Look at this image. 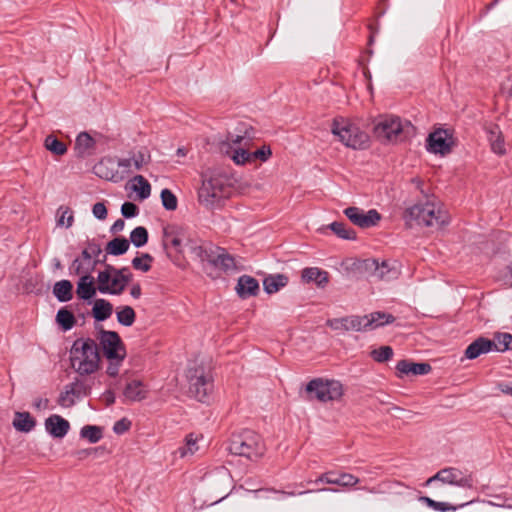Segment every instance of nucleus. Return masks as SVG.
<instances>
[{
    "mask_svg": "<svg viewBox=\"0 0 512 512\" xmlns=\"http://www.w3.org/2000/svg\"><path fill=\"white\" fill-rule=\"evenodd\" d=\"M124 358L125 356L107 357L109 364L107 366L106 373L111 377L117 376Z\"/></svg>",
    "mask_w": 512,
    "mask_h": 512,
    "instance_id": "3c124183",
    "label": "nucleus"
},
{
    "mask_svg": "<svg viewBox=\"0 0 512 512\" xmlns=\"http://www.w3.org/2000/svg\"><path fill=\"white\" fill-rule=\"evenodd\" d=\"M72 388H75V395L80 398L81 396H86L89 394L90 389L84 383L75 382L70 384Z\"/></svg>",
    "mask_w": 512,
    "mask_h": 512,
    "instance_id": "4d7b16f0",
    "label": "nucleus"
},
{
    "mask_svg": "<svg viewBox=\"0 0 512 512\" xmlns=\"http://www.w3.org/2000/svg\"><path fill=\"white\" fill-rule=\"evenodd\" d=\"M131 242L136 247H142L144 246L148 241V231L143 226H138L135 229L132 230L130 234Z\"/></svg>",
    "mask_w": 512,
    "mask_h": 512,
    "instance_id": "a18cd8bd",
    "label": "nucleus"
},
{
    "mask_svg": "<svg viewBox=\"0 0 512 512\" xmlns=\"http://www.w3.org/2000/svg\"><path fill=\"white\" fill-rule=\"evenodd\" d=\"M96 140L87 132H81L75 140V152L79 157H87L94 153Z\"/></svg>",
    "mask_w": 512,
    "mask_h": 512,
    "instance_id": "bb28decb",
    "label": "nucleus"
},
{
    "mask_svg": "<svg viewBox=\"0 0 512 512\" xmlns=\"http://www.w3.org/2000/svg\"><path fill=\"white\" fill-rule=\"evenodd\" d=\"M452 145V136L447 130L439 129L429 135L428 146L434 153H448L451 150Z\"/></svg>",
    "mask_w": 512,
    "mask_h": 512,
    "instance_id": "a211bd4d",
    "label": "nucleus"
},
{
    "mask_svg": "<svg viewBox=\"0 0 512 512\" xmlns=\"http://www.w3.org/2000/svg\"><path fill=\"white\" fill-rule=\"evenodd\" d=\"M133 190L138 193L141 200L148 198L151 194L149 182L141 175L134 177Z\"/></svg>",
    "mask_w": 512,
    "mask_h": 512,
    "instance_id": "ea45409f",
    "label": "nucleus"
},
{
    "mask_svg": "<svg viewBox=\"0 0 512 512\" xmlns=\"http://www.w3.org/2000/svg\"><path fill=\"white\" fill-rule=\"evenodd\" d=\"M161 200L165 209L174 211L177 208V198L169 189H163L161 191Z\"/></svg>",
    "mask_w": 512,
    "mask_h": 512,
    "instance_id": "8fccbe9b",
    "label": "nucleus"
},
{
    "mask_svg": "<svg viewBox=\"0 0 512 512\" xmlns=\"http://www.w3.org/2000/svg\"><path fill=\"white\" fill-rule=\"evenodd\" d=\"M326 325L335 331H364L362 316L359 315L328 319Z\"/></svg>",
    "mask_w": 512,
    "mask_h": 512,
    "instance_id": "f3484780",
    "label": "nucleus"
},
{
    "mask_svg": "<svg viewBox=\"0 0 512 512\" xmlns=\"http://www.w3.org/2000/svg\"><path fill=\"white\" fill-rule=\"evenodd\" d=\"M329 228L340 238L351 240L355 239L356 234L342 222H333Z\"/></svg>",
    "mask_w": 512,
    "mask_h": 512,
    "instance_id": "c03bdc74",
    "label": "nucleus"
},
{
    "mask_svg": "<svg viewBox=\"0 0 512 512\" xmlns=\"http://www.w3.org/2000/svg\"><path fill=\"white\" fill-rule=\"evenodd\" d=\"M100 356L94 340H77L71 349L72 368L81 375L92 374L99 368Z\"/></svg>",
    "mask_w": 512,
    "mask_h": 512,
    "instance_id": "f03ea898",
    "label": "nucleus"
},
{
    "mask_svg": "<svg viewBox=\"0 0 512 512\" xmlns=\"http://www.w3.org/2000/svg\"><path fill=\"white\" fill-rule=\"evenodd\" d=\"M132 279L128 268H115L106 264L97 276L98 290L103 294L120 295Z\"/></svg>",
    "mask_w": 512,
    "mask_h": 512,
    "instance_id": "39448f33",
    "label": "nucleus"
},
{
    "mask_svg": "<svg viewBox=\"0 0 512 512\" xmlns=\"http://www.w3.org/2000/svg\"><path fill=\"white\" fill-rule=\"evenodd\" d=\"M129 241L126 238L117 237L106 245V252L111 255H123L129 249Z\"/></svg>",
    "mask_w": 512,
    "mask_h": 512,
    "instance_id": "e433bc0d",
    "label": "nucleus"
},
{
    "mask_svg": "<svg viewBox=\"0 0 512 512\" xmlns=\"http://www.w3.org/2000/svg\"><path fill=\"white\" fill-rule=\"evenodd\" d=\"M363 269L379 280H390L398 276V269L390 261L379 262L377 259L363 261Z\"/></svg>",
    "mask_w": 512,
    "mask_h": 512,
    "instance_id": "2eb2a0df",
    "label": "nucleus"
},
{
    "mask_svg": "<svg viewBox=\"0 0 512 512\" xmlns=\"http://www.w3.org/2000/svg\"><path fill=\"white\" fill-rule=\"evenodd\" d=\"M487 133L492 151L495 152L496 154L503 155L506 150L502 133L499 127L497 125H491L487 129Z\"/></svg>",
    "mask_w": 512,
    "mask_h": 512,
    "instance_id": "473e14b6",
    "label": "nucleus"
},
{
    "mask_svg": "<svg viewBox=\"0 0 512 512\" xmlns=\"http://www.w3.org/2000/svg\"><path fill=\"white\" fill-rule=\"evenodd\" d=\"M396 369L400 375H425L431 371V366L428 363H414L401 360L397 363Z\"/></svg>",
    "mask_w": 512,
    "mask_h": 512,
    "instance_id": "cd10ccee",
    "label": "nucleus"
},
{
    "mask_svg": "<svg viewBox=\"0 0 512 512\" xmlns=\"http://www.w3.org/2000/svg\"><path fill=\"white\" fill-rule=\"evenodd\" d=\"M437 504L438 505L435 508V510H437V511L447 512V511H455L457 509V507L452 506L446 502H437Z\"/></svg>",
    "mask_w": 512,
    "mask_h": 512,
    "instance_id": "052dcab7",
    "label": "nucleus"
},
{
    "mask_svg": "<svg viewBox=\"0 0 512 512\" xmlns=\"http://www.w3.org/2000/svg\"><path fill=\"white\" fill-rule=\"evenodd\" d=\"M117 320L124 326H132L136 319L135 311L130 306L119 307L116 311Z\"/></svg>",
    "mask_w": 512,
    "mask_h": 512,
    "instance_id": "58836bf2",
    "label": "nucleus"
},
{
    "mask_svg": "<svg viewBox=\"0 0 512 512\" xmlns=\"http://www.w3.org/2000/svg\"><path fill=\"white\" fill-rule=\"evenodd\" d=\"M316 482H325L327 484L350 487L356 485L359 482V479L350 473L337 474L336 472L329 471L322 474Z\"/></svg>",
    "mask_w": 512,
    "mask_h": 512,
    "instance_id": "412c9836",
    "label": "nucleus"
},
{
    "mask_svg": "<svg viewBox=\"0 0 512 512\" xmlns=\"http://www.w3.org/2000/svg\"><path fill=\"white\" fill-rule=\"evenodd\" d=\"M202 439V435H196L194 433L188 434L185 438V444L179 447L175 451V454L179 455L180 458L193 456L199 450L198 442Z\"/></svg>",
    "mask_w": 512,
    "mask_h": 512,
    "instance_id": "c85d7f7f",
    "label": "nucleus"
},
{
    "mask_svg": "<svg viewBox=\"0 0 512 512\" xmlns=\"http://www.w3.org/2000/svg\"><path fill=\"white\" fill-rule=\"evenodd\" d=\"M148 390L140 380L133 379L125 385L123 390V402H139L147 398Z\"/></svg>",
    "mask_w": 512,
    "mask_h": 512,
    "instance_id": "6ab92c4d",
    "label": "nucleus"
},
{
    "mask_svg": "<svg viewBox=\"0 0 512 512\" xmlns=\"http://www.w3.org/2000/svg\"><path fill=\"white\" fill-rule=\"evenodd\" d=\"M254 139V131L244 130L243 134H229L227 144H223L222 149L227 146L225 152L231 157L237 165H245L252 162L251 147Z\"/></svg>",
    "mask_w": 512,
    "mask_h": 512,
    "instance_id": "0eeeda50",
    "label": "nucleus"
},
{
    "mask_svg": "<svg viewBox=\"0 0 512 512\" xmlns=\"http://www.w3.org/2000/svg\"><path fill=\"white\" fill-rule=\"evenodd\" d=\"M95 172L98 176H100L101 178H105V179H113V175L109 172H105L104 169H105V164L104 162H100L98 163L96 166H95Z\"/></svg>",
    "mask_w": 512,
    "mask_h": 512,
    "instance_id": "13d9d810",
    "label": "nucleus"
},
{
    "mask_svg": "<svg viewBox=\"0 0 512 512\" xmlns=\"http://www.w3.org/2000/svg\"><path fill=\"white\" fill-rule=\"evenodd\" d=\"M419 501L422 502V503H425L427 504L430 508L434 509L436 508V506L438 505L437 504V501H434L433 499L427 497V496H421L419 498Z\"/></svg>",
    "mask_w": 512,
    "mask_h": 512,
    "instance_id": "774afa93",
    "label": "nucleus"
},
{
    "mask_svg": "<svg viewBox=\"0 0 512 512\" xmlns=\"http://www.w3.org/2000/svg\"><path fill=\"white\" fill-rule=\"evenodd\" d=\"M331 132L339 138L345 146L353 149H363L368 145L369 136L354 124L348 121L334 120Z\"/></svg>",
    "mask_w": 512,
    "mask_h": 512,
    "instance_id": "6e6552de",
    "label": "nucleus"
},
{
    "mask_svg": "<svg viewBox=\"0 0 512 512\" xmlns=\"http://www.w3.org/2000/svg\"><path fill=\"white\" fill-rule=\"evenodd\" d=\"M434 481H440L444 484L454 485L462 488L473 487L472 476L463 473L461 470L455 467L441 469L425 482V486H429Z\"/></svg>",
    "mask_w": 512,
    "mask_h": 512,
    "instance_id": "ddd939ff",
    "label": "nucleus"
},
{
    "mask_svg": "<svg viewBox=\"0 0 512 512\" xmlns=\"http://www.w3.org/2000/svg\"><path fill=\"white\" fill-rule=\"evenodd\" d=\"M492 343V350L503 352L512 349V335L509 333H497L495 334Z\"/></svg>",
    "mask_w": 512,
    "mask_h": 512,
    "instance_id": "4c0bfd02",
    "label": "nucleus"
},
{
    "mask_svg": "<svg viewBox=\"0 0 512 512\" xmlns=\"http://www.w3.org/2000/svg\"><path fill=\"white\" fill-rule=\"evenodd\" d=\"M75 391V388H72L70 384L66 385L58 398V404L64 408L72 407L76 399H78L75 395Z\"/></svg>",
    "mask_w": 512,
    "mask_h": 512,
    "instance_id": "a19ab883",
    "label": "nucleus"
},
{
    "mask_svg": "<svg viewBox=\"0 0 512 512\" xmlns=\"http://www.w3.org/2000/svg\"><path fill=\"white\" fill-rule=\"evenodd\" d=\"M81 436L90 443H97L102 438V430L100 427L87 425L81 429Z\"/></svg>",
    "mask_w": 512,
    "mask_h": 512,
    "instance_id": "49530a36",
    "label": "nucleus"
},
{
    "mask_svg": "<svg viewBox=\"0 0 512 512\" xmlns=\"http://www.w3.org/2000/svg\"><path fill=\"white\" fill-rule=\"evenodd\" d=\"M306 391L320 402L336 401L343 395V385L337 380L316 378L307 384Z\"/></svg>",
    "mask_w": 512,
    "mask_h": 512,
    "instance_id": "1a4fd4ad",
    "label": "nucleus"
},
{
    "mask_svg": "<svg viewBox=\"0 0 512 512\" xmlns=\"http://www.w3.org/2000/svg\"><path fill=\"white\" fill-rule=\"evenodd\" d=\"M57 323L65 330H70L75 324L74 315L66 308H61L56 315Z\"/></svg>",
    "mask_w": 512,
    "mask_h": 512,
    "instance_id": "79ce46f5",
    "label": "nucleus"
},
{
    "mask_svg": "<svg viewBox=\"0 0 512 512\" xmlns=\"http://www.w3.org/2000/svg\"><path fill=\"white\" fill-rule=\"evenodd\" d=\"M492 350V343L489 339L480 337L472 342L465 350V356L468 359H475L482 354L488 353Z\"/></svg>",
    "mask_w": 512,
    "mask_h": 512,
    "instance_id": "c756f323",
    "label": "nucleus"
},
{
    "mask_svg": "<svg viewBox=\"0 0 512 512\" xmlns=\"http://www.w3.org/2000/svg\"><path fill=\"white\" fill-rule=\"evenodd\" d=\"M138 212V207L132 202H125L121 206V213L126 218L135 217Z\"/></svg>",
    "mask_w": 512,
    "mask_h": 512,
    "instance_id": "5fc2aeb1",
    "label": "nucleus"
},
{
    "mask_svg": "<svg viewBox=\"0 0 512 512\" xmlns=\"http://www.w3.org/2000/svg\"><path fill=\"white\" fill-rule=\"evenodd\" d=\"M36 425L35 419L28 412H16L13 419V427L20 432L28 433Z\"/></svg>",
    "mask_w": 512,
    "mask_h": 512,
    "instance_id": "72a5a7b5",
    "label": "nucleus"
},
{
    "mask_svg": "<svg viewBox=\"0 0 512 512\" xmlns=\"http://www.w3.org/2000/svg\"><path fill=\"white\" fill-rule=\"evenodd\" d=\"M405 219L410 226L413 223L426 227L439 228L448 223V214L440 202L426 200L417 203L405 211Z\"/></svg>",
    "mask_w": 512,
    "mask_h": 512,
    "instance_id": "f257e3e1",
    "label": "nucleus"
},
{
    "mask_svg": "<svg viewBox=\"0 0 512 512\" xmlns=\"http://www.w3.org/2000/svg\"><path fill=\"white\" fill-rule=\"evenodd\" d=\"M53 294L60 302L70 301L73 297V285L69 280H60L54 284Z\"/></svg>",
    "mask_w": 512,
    "mask_h": 512,
    "instance_id": "f704fd0d",
    "label": "nucleus"
},
{
    "mask_svg": "<svg viewBox=\"0 0 512 512\" xmlns=\"http://www.w3.org/2000/svg\"><path fill=\"white\" fill-rule=\"evenodd\" d=\"M85 250H89L91 253V259H97L102 252L101 247L95 243H90Z\"/></svg>",
    "mask_w": 512,
    "mask_h": 512,
    "instance_id": "bf43d9fd",
    "label": "nucleus"
},
{
    "mask_svg": "<svg viewBox=\"0 0 512 512\" xmlns=\"http://www.w3.org/2000/svg\"><path fill=\"white\" fill-rule=\"evenodd\" d=\"M113 312L112 304L105 299H97L94 302L92 309L93 317L97 321H104L108 319Z\"/></svg>",
    "mask_w": 512,
    "mask_h": 512,
    "instance_id": "c9c22d12",
    "label": "nucleus"
},
{
    "mask_svg": "<svg viewBox=\"0 0 512 512\" xmlns=\"http://www.w3.org/2000/svg\"><path fill=\"white\" fill-rule=\"evenodd\" d=\"M130 294L133 298L138 299L140 298L142 294L141 286L140 284H134L130 289Z\"/></svg>",
    "mask_w": 512,
    "mask_h": 512,
    "instance_id": "69168bd1",
    "label": "nucleus"
},
{
    "mask_svg": "<svg viewBox=\"0 0 512 512\" xmlns=\"http://www.w3.org/2000/svg\"><path fill=\"white\" fill-rule=\"evenodd\" d=\"M251 155L253 163L256 162L257 160L264 162L268 160V158L271 156V150L268 146L264 145L256 150L251 149Z\"/></svg>",
    "mask_w": 512,
    "mask_h": 512,
    "instance_id": "864d4df0",
    "label": "nucleus"
},
{
    "mask_svg": "<svg viewBox=\"0 0 512 512\" xmlns=\"http://www.w3.org/2000/svg\"><path fill=\"white\" fill-rule=\"evenodd\" d=\"M150 161V154L147 150H140L137 153H134L131 157L120 159L118 161V166L122 167L126 170H140L145 165H147Z\"/></svg>",
    "mask_w": 512,
    "mask_h": 512,
    "instance_id": "393cba45",
    "label": "nucleus"
},
{
    "mask_svg": "<svg viewBox=\"0 0 512 512\" xmlns=\"http://www.w3.org/2000/svg\"><path fill=\"white\" fill-rule=\"evenodd\" d=\"M98 290V284H95V279L91 273H82L77 282L76 294L81 300H90L93 298Z\"/></svg>",
    "mask_w": 512,
    "mask_h": 512,
    "instance_id": "aec40b11",
    "label": "nucleus"
},
{
    "mask_svg": "<svg viewBox=\"0 0 512 512\" xmlns=\"http://www.w3.org/2000/svg\"><path fill=\"white\" fill-rule=\"evenodd\" d=\"M58 225L70 227L73 223V212L67 207H60L58 209Z\"/></svg>",
    "mask_w": 512,
    "mask_h": 512,
    "instance_id": "603ef678",
    "label": "nucleus"
},
{
    "mask_svg": "<svg viewBox=\"0 0 512 512\" xmlns=\"http://www.w3.org/2000/svg\"><path fill=\"white\" fill-rule=\"evenodd\" d=\"M235 289L239 297L245 299L258 294L259 283L252 276L243 275L238 279Z\"/></svg>",
    "mask_w": 512,
    "mask_h": 512,
    "instance_id": "a878e982",
    "label": "nucleus"
},
{
    "mask_svg": "<svg viewBox=\"0 0 512 512\" xmlns=\"http://www.w3.org/2000/svg\"><path fill=\"white\" fill-rule=\"evenodd\" d=\"M344 214L353 224L361 228L375 226L381 219L380 214L375 209L364 212L358 207H348L344 210Z\"/></svg>",
    "mask_w": 512,
    "mask_h": 512,
    "instance_id": "dca6fc26",
    "label": "nucleus"
},
{
    "mask_svg": "<svg viewBox=\"0 0 512 512\" xmlns=\"http://www.w3.org/2000/svg\"><path fill=\"white\" fill-rule=\"evenodd\" d=\"M162 242L165 249L172 248L177 253L183 252L184 247L191 251V246H199L192 241L187 229L178 224L163 227Z\"/></svg>",
    "mask_w": 512,
    "mask_h": 512,
    "instance_id": "9d476101",
    "label": "nucleus"
},
{
    "mask_svg": "<svg viewBox=\"0 0 512 512\" xmlns=\"http://www.w3.org/2000/svg\"><path fill=\"white\" fill-rule=\"evenodd\" d=\"M46 430L55 438H63L69 431L70 424L63 417L54 414L45 421Z\"/></svg>",
    "mask_w": 512,
    "mask_h": 512,
    "instance_id": "b1692460",
    "label": "nucleus"
},
{
    "mask_svg": "<svg viewBox=\"0 0 512 512\" xmlns=\"http://www.w3.org/2000/svg\"><path fill=\"white\" fill-rule=\"evenodd\" d=\"M371 357L377 362H385L392 358L393 349L390 346H381L371 351Z\"/></svg>",
    "mask_w": 512,
    "mask_h": 512,
    "instance_id": "09e8293b",
    "label": "nucleus"
},
{
    "mask_svg": "<svg viewBox=\"0 0 512 512\" xmlns=\"http://www.w3.org/2000/svg\"><path fill=\"white\" fill-rule=\"evenodd\" d=\"M227 182V178L219 173L205 175L198 192L200 203L207 208H213L226 198L230 192Z\"/></svg>",
    "mask_w": 512,
    "mask_h": 512,
    "instance_id": "20e7f679",
    "label": "nucleus"
},
{
    "mask_svg": "<svg viewBox=\"0 0 512 512\" xmlns=\"http://www.w3.org/2000/svg\"><path fill=\"white\" fill-rule=\"evenodd\" d=\"M228 449L230 453L248 459L258 458L264 453L260 436L252 430H243L233 434Z\"/></svg>",
    "mask_w": 512,
    "mask_h": 512,
    "instance_id": "423d86ee",
    "label": "nucleus"
},
{
    "mask_svg": "<svg viewBox=\"0 0 512 512\" xmlns=\"http://www.w3.org/2000/svg\"><path fill=\"white\" fill-rule=\"evenodd\" d=\"M287 283L288 278L284 274H270L264 278L263 287L266 293L273 294L285 287Z\"/></svg>",
    "mask_w": 512,
    "mask_h": 512,
    "instance_id": "7c9ffc66",
    "label": "nucleus"
},
{
    "mask_svg": "<svg viewBox=\"0 0 512 512\" xmlns=\"http://www.w3.org/2000/svg\"><path fill=\"white\" fill-rule=\"evenodd\" d=\"M103 399L106 401L107 405H112L115 402V394L113 391L108 390L103 394Z\"/></svg>",
    "mask_w": 512,
    "mask_h": 512,
    "instance_id": "338daca9",
    "label": "nucleus"
},
{
    "mask_svg": "<svg viewBox=\"0 0 512 512\" xmlns=\"http://www.w3.org/2000/svg\"><path fill=\"white\" fill-rule=\"evenodd\" d=\"M99 259H91V253L89 250H83L81 257L75 259L70 266L71 273L80 275L82 273H92Z\"/></svg>",
    "mask_w": 512,
    "mask_h": 512,
    "instance_id": "5701e85b",
    "label": "nucleus"
},
{
    "mask_svg": "<svg viewBox=\"0 0 512 512\" xmlns=\"http://www.w3.org/2000/svg\"><path fill=\"white\" fill-rule=\"evenodd\" d=\"M393 315L381 311L362 316L364 331H370L394 322Z\"/></svg>",
    "mask_w": 512,
    "mask_h": 512,
    "instance_id": "4be33fe9",
    "label": "nucleus"
},
{
    "mask_svg": "<svg viewBox=\"0 0 512 512\" xmlns=\"http://www.w3.org/2000/svg\"><path fill=\"white\" fill-rule=\"evenodd\" d=\"M191 253L201 261H207L214 267L224 272L233 271L236 268L234 258L225 249L216 247L210 252L202 246H191Z\"/></svg>",
    "mask_w": 512,
    "mask_h": 512,
    "instance_id": "9b49d317",
    "label": "nucleus"
},
{
    "mask_svg": "<svg viewBox=\"0 0 512 512\" xmlns=\"http://www.w3.org/2000/svg\"><path fill=\"white\" fill-rule=\"evenodd\" d=\"M411 129L409 121L396 115H383L374 121L373 135L381 143H396L402 141Z\"/></svg>",
    "mask_w": 512,
    "mask_h": 512,
    "instance_id": "7ed1b4c3",
    "label": "nucleus"
},
{
    "mask_svg": "<svg viewBox=\"0 0 512 512\" xmlns=\"http://www.w3.org/2000/svg\"><path fill=\"white\" fill-rule=\"evenodd\" d=\"M302 279L307 282H315L318 287H324L328 283V273L317 267L306 268L302 271Z\"/></svg>",
    "mask_w": 512,
    "mask_h": 512,
    "instance_id": "2f4dec72",
    "label": "nucleus"
},
{
    "mask_svg": "<svg viewBox=\"0 0 512 512\" xmlns=\"http://www.w3.org/2000/svg\"><path fill=\"white\" fill-rule=\"evenodd\" d=\"M45 147L55 155H63L67 151L66 145L52 135L46 137Z\"/></svg>",
    "mask_w": 512,
    "mask_h": 512,
    "instance_id": "37998d69",
    "label": "nucleus"
},
{
    "mask_svg": "<svg viewBox=\"0 0 512 512\" xmlns=\"http://www.w3.org/2000/svg\"><path fill=\"white\" fill-rule=\"evenodd\" d=\"M92 213L97 219L104 220L107 217V208L103 202H97L93 205Z\"/></svg>",
    "mask_w": 512,
    "mask_h": 512,
    "instance_id": "6e6d98bb",
    "label": "nucleus"
},
{
    "mask_svg": "<svg viewBox=\"0 0 512 512\" xmlns=\"http://www.w3.org/2000/svg\"><path fill=\"white\" fill-rule=\"evenodd\" d=\"M152 261H153L152 256L150 254L145 253V254H142L139 257H135L132 260V266L136 270L147 272V271H149L151 269Z\"/></svg>",
    "mask_w": 512,
    "mask_h": 512,
    "instance_id": "de8ad7c7",
    "label": "nucleus"
},
{
    "mask_svg": "<svg viewBox=\"0 0 512 512\" xmlns=\"http://www.w3.org/2000/svg\"><path fill=\"white\" fill-rule=\"evenodd\" d=\"M99 341L106 358L113 356H126L124 344L118 333L102 330L100 332Z\"/></svg>",
    "mask_w": 512,
    "mask_h": 512,
    "instance_id": "4468645a",
    "label": "nucleus"
},
{
    "mask_svg": "<svg viewBox=\"0 0 512 512\" xmlns=\"http://www.w3.org/2000/svg\"><path fill=\"white\" fill-rule=\"evenodd\" d=\"M129 428V423H127L125 420H120L115 423L114 425V431L116 433H123Z\"/></svg>",
    "mask_w": 512,
    "mask_h": 512,
    "instance_id": "680f3d73",
    "label": "nucleus"
},
{
    "mask_svg": "<svg viewBox=\"0 0 512 512\" xmlns=\"http://www.w3.org/2000/svg\"><path fill=\"white\" fill-rule=\"evenodd\" d=\"M497 387L502 393L512 395V383H499Z\"/></svg>",
    "mask_w": 512,
    "mask_h": 512,
    "instance_id": "0e129e2a",
    "label": "nucleus"
},
{
    "mask_svg": "<svg viewBox=\"0 0 512 512\" xmlns=\"http://www.w3.org/2000/svg\"><path fill=\"white\" fill-rule=\"evenodd\" d=\"M125 227V222L123 219H118L114 222V224L111 227V232L118 233L122 231Z\"/></svg>",
    "mask_w": 512,
    "mask_h": 512,
    "instance_id": "e2e57ef3",
    "label": "nucleus"
},
{
    "mask_svg": "<svg viewBox=\"0 0 512 512\" xmlns=\"http://www.w3.org/2000/svg\"><path fill=\"white\" fill-rule=\"evenodd\" d=\"M187 378L189 381V393L198 401H205L212 389L211 379L203 367L189 369Z\"/></svg>",
    "mask_w": 512,
    "mask_h": 512,
    "instance_id": "f8f14e48",
    "label": "nucleus"
}]
</instances>
